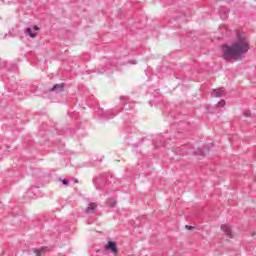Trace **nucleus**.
Instances as JSON below:
<instances>
[{"mask_svg":"<svg viewBox=\"0 0 256 256\" xmlns=\"http://www.w3.org/2000/svg\"><path fill=\"white\" fill-rule=\"evenodd\" d=\"M108 205L109 207H116L117 205V200H115L114 198H110L109 201H108Z\"/></svg>","mask_w":256,"mask_h":256,"instance_id":"nucleus-9","label":"nucleus"},{"mask_svg":"<svg viewBox=\"0 0 256 256\" xmlns=\"http://www.w3.org/2000/svg\"><path fill=\"white\" fill-rule=\"evenodd\" d=\"M185 229H187L188 231H193V229H195V227L194 226L186 225Z\"/></svg>","mask_w":256,"mask_h":256,"instance_id":"nucleus-13","label":"nucleus"},{"mask_svg":"<svg viewBox=\"0 0 256 256\" xmlns=\"http://www.w3.org/2000/svg\"><path fill=\"white\" fill-rule=\"evenodd\" d=\"M26 33L29 35V37H32V39H35L37 37V33L33 32V29L31 28H26Z\"/></svg>","mask_w":256,"mask_h":256,"instance_id":"nucleus-8","label":"nucleus"},{"mask_svg":"<svg viewBox=\"0 0 256 256\" xmlns=\"http://www.w3.org/2000/svg\"><path fill=\"white\" fill-rule=\"evenodd\" d=\"M216 107H225V100H221L216 104Z\"/></svg>","mask_w":256,"mask_h":256,"instance_id":"nucleus-11","label":"nucleus"},{"mask_svg":"<svg viewBox=\"0 0 256 256\" xmlns=\"http://www.w3.org/2000/svg\"><path fill=\"white\" fill-rule=\"evenodd\" d=\"M225 95V88L214 89L211 96L212 97H223Z\"/></svg>","mask_w":256,"mask_h":256,"instance_id":"nucleus-5","label":"nucleus"},{"mask_svg":"<svg viewBox=\"0 0 256 256\" xmlns=\"http://www.w3.org/2000/svg\"><path fill=\"white\" fill-rule=\"evenodd\" d=\"M252 237H255V232L252 233Z\"/></svg>","mask_w":256,"mask_h":256,"instance_id":"nucleus-15","label":"nucleus"},{"mask_svg":"<svg viewBox=\"0 0 256 256\" xmlns=\"http://www.w3.org/2000/svg\"><path fill=\"white\" fill-rule=\"evenodd\" d=\"M43 251H45V248L35 249L34 253L36 254V256H41V253H43Z\"/></svg>","mask_w":256,"mask_h":256,"instance_id":"nucleus-10","label":"nucleus"},{"mask_svg":"<svg viewBox=\"0 0 256 256\" xmlns=\"http://www.w3.org/2000/svg\"><path fill=\"white\" fill-rule=\"evenodd\" d=\"M105 251H111V253H118L117 242L108 241L107 245L104 247Z\"/></svg>","mask_w":256,"mask_h":256,"instance_id":"nucleus-2","label":"nucleus"},{"mask_svg":"<svg viewBox=\"0 0 256 256\" xmlns=\"http://www.w3.org/2000/svg\"><path fill=\"white\" fill-rule=\"evenodd\" d=\"M221 229L226 237H229L230 239H233V232L231 230V227L228 224H223L221 226Z\"/></svg>","mask_w":256,"mask_h":256,"instance_id":"nucleus-3","label":"nucleus"},{"mask_svg":"<svg viewBox=\"0 0 256 256\" xmlns=\"http://www.w3.org/2000/svg\"><path fill=\"white\" fill-rule=\"evenodd\" d=\"M65 89V83H61V84H55L50 91L54 92V93H62V91H64Z\"/></svg>","mask_w":256,"mask_h":256,"instance_id":"nucleus-4","label":"nucleus"},{"mask_svg":"<svg viewBox=\"0 0 256 256\" xmlns=\"http://www.w3.org/2000/svg\"><path fill=\"white\" fill-rule=\"evenodd\" d=\"M34 31H39V28L37 26L33 27Z\"/></svg>","mask_w":256,"mask_h":256,"instance_id":"nucleus-14","label":"nucleus"},{"mask_svg":"<svg viewBox=\"0 0 256 256\" xmlns=\"http://www.w3.org/2000/svg\"><path fill=\"white\" fill-rule=\"evenodd\" d=\"M95 211H97V203L91 202L86 208V213L93 214Z\"/></svg>","mask_w":256,"mask_h":256,"instance_id":"nucleus-6","label":"nucleus"},{"mask_svg":"<svg viewBox=\"0 0 256 256\" xmlns=\"http://www.w3.org/2000/svg\"><path fill=\"white\" fill-rule=\"evenodd\" d=\"M195 153L200 156H205V154L209 153V147L204 146L203 148H198Z\"/></svg>","mask_w":256,"mask_h":256,"instance_id":"nucleus-7","label":"nucleus"},{"mask_svg":"<svg viewBox=\"0 0 256 256\" xmlns=\"http://www.w3.org/2000/svg\"><path fill=\"white\" fill-rule=\"evenodd\" d=\"M60 183H62L63 185H69V181L67 179H61L60 178Z\"/></svg>","mask_w":256,"mask_h":256,"instance_id":"nucleus-12","label":"nucleus"},{"mask_svg":"<svg viewBox=\"0 0 256 256\" xmlns=\"http://www.w3.org/2000/svg\"><path fill=\"white\" fill-rule=\"evenodd\" d=\"M250 49L251 45L249 44V41H247V38L243 37L241 33H238L236 42L232 43L231 46H222V57L224 61H231V59H234L235 61H242L243 55L248 53Z\"/></svg>","mask_w":256,"mask_h":256,"instance_id":"nucleus-1","label":"nucleus"}]
</instances>
